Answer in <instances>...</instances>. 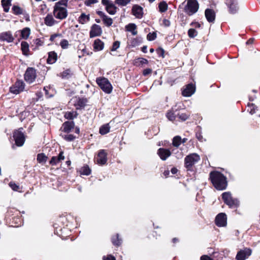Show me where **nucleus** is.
<instances>
[{
    "label": "nucleus",
    "mask_w": 260,
    "mask_h": 260,
    "mask_svg": "<svg viewBox=\"0 0 260 260\" xmlns=\"http://www.w3.org/2000/svg\"><path fill=\"white\" fill-rule=\"evenodd\" d=\"M156 38V34L155 32L149 33L147 35V38L149 41H153Z\"/></svg>",
    "instance_id": "nucleus-44"
},
{
    "label": "nucleus",
    "mask_w": 260,
    "mask_h": 260,
    "mask_svg": "<svg viewBox=\"0 0 260 260\" xmlns=\"http://www.w3.org/2000/svg\"><path fill=\"white\" fill-rule=\"evenodd\" d=\"M102 19L104 22V23L107 26H111L113 23L112 19L110 17H109L107 15H106Z\"/></svg>",
    "instance_id": "nucleus-34"
},
{
    "label": "nucleus",
    "mask_w": 260,
    "mask_h": 260,
    "mask_svg": "<svg viewBox=\"0 0 260 260\" xmlns=\"http://www.w3.org/2000/svg\"><path fill=\"white\" fill-rule=\"evenodd\" d=\"M180 119L183 121H185L188 118V115L186 113H181L178 115Z\"/></svg>",
    "instance_id": "nucleus-49"
},
{
    "label": "nucleus",
    "mask_w": 260,
    "mask_h": 260,
    "mask_svg": "<svg viewBox=\"0 0 260 260\" xmlns=\"http://www.w3.org/2000/svg\"><path fill=\"white\" fill-rule=\"evenodd\" d=\"M2 4L4 7V11L5 12H8V11L9 10V6H6V5H5V0H2Z\"/></svg>",
    "instance_id": "nucleus-53"
},
{
    "label": "nucleus",
    "mask_w": 260,
    "mask_h": 260,
    "mask_svg": "<svg viewBox=\"0 0 260 260\" xmlns=\"http://www.w3.org/2000/svg\"><path fill=\"white\" fill-rule=\"evenodd\" d=\"M138 60L141 64H147L148 63V60L143 58H139Z\"/></svg>",
    "instance_id": "nucleus-52"
},
{
    "label": "nucleus",
    "mask_w": 260,
    "mask_h": 260,
    "mask_svg": "<svg viewBox=\"0 0 260 260\" xmlns=\"http://www.w3.org/2000/svg\"><path fill=\"white\" fill-rule=\"evenodd\" d=\"M107 153L105 150H100L96 158L97 164L100 165H105L107 161Z\"/></svg>",
    "instance_id": "nucleus-11"
},
{
    "label": "nucleus",
    "mask_w": 260,
    "mask_h": 260,
    "mask_svg": "<svg viewBox=\"0 0 260 260\" xmlns=\"http://www.w3.org/2000/svg\"><path fill=\"white\" fill-rule=\"evenodd\" d=\"M120 44V42L119 41H115L114 42L111 51H113L116 50L119 47Z\"/></svg>",
    "instance_id": "nucleus-47"
},
{
    "label": "nucleus",
    "mask_w": 260,
    "mask_h": 260,
    "mask_svg": "<svg viewBox=\"0 0 260 260\" xmlns=\"http://www.w3.org/2000/svg\"><path fill=\"white\" fill-rule=\"evenodd\" d=\"M253 41V39H250L247 42V44H251Z\"/></svg>",
    "instance_id": "nucleus-62"
},
{
    "label": "nucleus",
    "mask_w": 260,
    "mask_h": 260,
    "mask_svg": "<svg viewBox=\"0 0 260 260\" xmlns=\"http://www.w3.org/2000/svg\"><path fill=\"white\" fill-rule=\"evenodd\" d=\"M110 126L109 124H106L102 125L100 128V133L101 135H105L110 131Z\"/></svg>",
    "instance_id": "nucleus-30"
},
{
    "label": "nucleus",
    "mask_w": 260,
    "mask_h": 260,
    "mask_svg": "<svg viewBox=\"0 0 260 260\" xmlns=\"http://www.w3.org/2000/svg\"><path fill=\"white\" fill-rule=\"evenodd\" d=\"M60 45L63 49H67L69 46V43L68 40L62 39L60 42Z\"/></svg>",
    "instance_id": "nucleus-38"
},
{
    "label": "nucleus",
    "mask_w": 260,
    "mask_h": 260,
    "mask_svg": "<svg viewBox=\"0 0 260 260\" xmlns=\"http://www.w3.org/2000/svg\"><path fill=\"white\" fill-rule=\"evenodd\" d=\"M159 11L161 12H164L168 9V5L165 2H162L159 4Z\"/></svg>",
    "instance_id": "nucleus-36"
},
{
    "label": "nucleus",
    "mask_w": 260,
    "mask_h": 260,
    "mask_svg": "<svg viewBox=\"0 0 260 260\" xmlns=\"http://www.w3.org/2000/svg\"><path fill=\"white\" fill-rule=\"evenodd\" d=\"M90 173L91 170L87 166L83 167L80 170V173L82 175H88Z\"/></svg>",
    "instance_id": "nucleus-33"
},
{
    "label": "nucleus",
    "mask_w": 260,
    "mask_h": 260,
    "mask_svg": "<svg viewBox=\"0 0 260 260\" xmlns=\"http://www.w3.org/2000/svg\"><path fill=\"white\" fill-rule=\"evenodd\" d=\"M215 223L218 226H224L226 225V216L225 214H218L215 218Z\"/></svg>",
    "instance_id": "nucleus-12"
},
{
    "label": "nucleus",
    "mask_w": 260,
    "mask_h": 260,
    "mask_svg": "<svg viewBox=\"0 0 260 260\" xmlns=\"http://www.w3.org/2000/svg\"><path fill=\"white\" fill-rule=\"evenodd\" d=\"M197 138L198 139H199L200 140L202 141V137L199 135V136L197 135Z\"/></svg>",
    "instance_id": "nucleus-64"
},
{
    "label": "nucleus",
    "mask_w": 260,
    "mask_h": 260,
    "mask_svg": "<svg viewBox=\"0 0 260 260\" xmlns=\"http://www.w3.org/2000/svg\"><path fill=\"white\" fill-rule=\"evenodd\" d=\"M102 4L106 6L107 11L111 15H114L116 12V8L109 0H102Z\"/></svg>",
    "instance_id": "nucleus-10"
},
{
    "label": "nucleus",
    "mask_w": 260,
    "mask_h": 260,
    "mask_svg": "<svg viewBox=\"0 0 260 260\" xmlns=\"http://www.w3.org/2000/svg\"><path fill=\"white\" fill-rule=\"evenodd\" d=\"M228 5H229L230 13L234 14L237 11L238 8L234 0H229Z\"/></svg>",
    "instance_id": "nucleus-26"
},
{
    "label": "nucleus",
    "mask_w": 260,
    "mask_h": 260,
    "mask_svg": "<svg viewBox=\"0 0 260 260\" xmlns=\"http://www.w3.org/2000/svg\"><path fill=\"white\" fill-rule=\"evenodd\" d=\"M57 37L60 38L62 37V35L61 34H55L52 35L50 37V40L51 41H53L56 44H57V41L55 40V39Z\"/></svg>",
    "instance_id": "nucleus-42"
},
{
    "label": "nucleus",
    "mask_w": 260,
    "mask_h": 260,
    "mask_svg": "<svg viewBox=\"0 0 260 260\" xmlns=\"http://www.w3.org/2000/svg\"><path fill=\"white\" fill-rule=\"evenodd\" d=\"M96 2H97L96 0H89L88 1L85 2V4L87 6H89V5H90L91 4L95 3Z\"/></svg>",
    "instance_id": "nucleus-56"
},
{
    "label": "nucleus",
    "mask_w": 260,
    "mask_h": 260,
    "mask_svg": "<svg viewBox=\"0 0 260 260\" xmlns=\"http://www.w3.org/2000/svg\"><path fill=\"white\" fill-rule=\"evenodd\" d=\"M96 83L105 92L107 93L111 92L112 86L107 78H98L96 79Z\"/></svg>",
    "instance_id": "nucleus-5"
},
{
    "label": "nucleus",
    "mask_w": 260,
    "mask_h": 260,
    "mask_svg": "<svg viewBox=\"0 0 260 260\" xmlns=\"http://www.w3.org/2000/svg\"><path fill=\"white\" fill-rule=\"evenodd\" d=\"M45 24L48 26H52L57 23V21L54 19L51 14H48L44 19Z\"/></svg>",
    "instance_id": "nucleus-20"
},
{
    "label": "nucleus",
    "mask_w": 260,
    "mask_h": 260,
    "mask_svg": "<svg viewBox=\"0 0 260 260\" xmlns=\"http://www.w3.org/2000/svg\"><path fill=\"white\" fill-rule=\"evenodd\" d=\"M97 13L102 19L106 16L105 13L102 11H98Z\"/></svg>",
    "instance_id": "nucleus-58"
},
{
    "label": "nucleus",
    "mask_w": 260,
    "mask_h": 260,
    "mask_svg": "<svg viewBox=\"0 0 260 260\" xmlns=\"http://www.w3.org/2000/svg\"><path fill=\"white\" fill-rule=\"evenodd\" d=\"M60 162V161L59 160L58 158L56 156H53L50 161V164L51 165H57L58 163H59Z\"/></svg>",
    "instance_id": "nucleus-41"
},
{
    "label": "nucleus",
    "mask_w": 260,
    "mask_h": 260,
    "mask_svg": "<svg viewBox=\"0 0 260 260\" xmlns=\"http://www.w3.org/2000/svg\"><path fill=\"white\" fill-rule=\"evenodd\" d=\"M195 86L192 84H188L182 91V94L184 96H190L195 91Z\"/></svg>",
    "instance_id": "nucleus-18"
},
{
    "label": "nucleus",
    "mask_w": 260,
    "mask_h": 260,
    "mask_svg": "<svg viewBox=\"0 0 260 260\" xmlns=\"http://www.w3.org/2000/svg\"><path fill=\"white\" fill-rule=\"evenodd\" d=\"M199 7V5L197 0H186L184 10L187 14L191 15L198 11Z\"/></svg>",
    "instance_id": "nucleus-3"
},
{
    "label": "nucleus",
    "mask_w": 260,
    "mask_h": 260,
    "mask_svg": "<svg viewBox=\"0 0 260 260\" xmlns=\"http://www.w3.org/2000/svg\"><path fill=\"white\" fill-rule=\"evenodd\" d=\"M152 72V70L150 69H145L144 71H143V75L144 76H146L147 75H149L150 74H151Z\"/></svg>",
    "instance_id": "nucleus-54"
},
{
    "label": "nucleus",
    "mask_w": 260,
    "mask_h": 260,
    "mask_svg": "<svg viewBox=\"0 0 260 260\" xmlns=\"http://www.w3.org/2000/svg\"><path fill=\"white\" fill-rule=\"evenodd\" d=\"M102 33V28L100 26L97 24H93L90 31V37L93 38L96 36H100Z\"/></svg>",
    "instance_id": "nucleus-16"
},
{
    "label": "nucleus",
    "mask_w": 260,
    "mask_h": 260,
    "mask_svg": "<svg viewBox=\"0 0 260 260\" xmlns=\"http://www.w3.org/2000/svg\"><path fill=\"white\" fill-rule=\"evenodd\" d=\"M136 25L134 23H130L126 26V30L131 32L133 35L137 34V31L136 30Z\"/></svg>",
    "instance_id": "nucleus-28"
},
{
    "label": "nucleus",
    "mask_w": 260,
    "mask_h": 260,
    "mask_svg": "<svg viewBox=\"0 0 260 260\" xmlns=\"http://www.w3.org/2000/svg\"><path fill=\"white\" fill-rule=\"evenodd\" d=\"M64 139L68 141H72L75 139V137L72 134H68L64 135Z\"/></svg>",
    "instance_id": "nucleus-46"
},
{
    "label": "nucleus",
    "mask_w": 260,
    "mask_h": 260,
    "mask_svg": "<svg viewBox=\"0 0 260 260\" xmlns=\"http://www.w3.org/2000/svg\"><path fill=\"white\" fill-rule=\"evenodd\" d=\"M104 43L100 39H96L93 44V48L96 51L102 50L104 48Z\"/></svg>",
    "instance_id": "nucleus-24"
},
{
    "label": "nucleus",
    "mask_w": 260,
    "mask_h": 260,
    "mask_svg": "<svg viewBox=\"0 0 260 260\" xmlns=\"http://www.w3.org/2000/svg\"><path fill=\"white\" fill-rule=\"evenodd\" d=\"M188 35L190 38H194L197 35V31L193 28H190L188 30Z\"/></svg>",
    "instance_id": "nucleus-40"
},
{
    "label": "nucleus",
    "mask_w": 260,
    "mask_h": 260,
    "mask_svg": "<svg viewBox=\"0 0 260 260\" xmlns=\"http://www.w3.org/2000/svg\"><path fill=\"white\" fill-rule=\"evenodd\" d=\"M21 45V50L22 51L23 54L27 55L29 51V45L28 43L26 42L23 41L22 42Z\"/></svg>",
    "instance_id": "nucleus-31"
},
{
    "label": "nucleus",
    "mask_w": 260,
    "mask_h": 260,
    "mask_svg": "<svg viewBox=\"0 0 260 260\" xmlns=\"http://www.w3.org/2000/svg\"><path fill=\"white\" fill-rule=\"evenodd\" d=\"M37 77L36 71L32 68H28L24 74V79L28 83L34 82Z\"/></svg>",
    "instance_id": "nucleus-7"
},
{
    "label": "nucleus",
    "mask_w": 260,
    "mask_h": 260,
    "mask_svg": "<svg viewBox=\"0 0 260 260\" xmlns=\"http://www.w3.org/2000/svg\"><path fill=\"white\" fill-rule=\"evenodd\" d=\"M89 15H86L85 13H82L78 18V21L81 24H85L89 21Z\"/></svg>",
    "instance_id": "nucleus-25"
},
{
    "label": "nucleus",
    "mask_w": 260,
    "mask_h": 260,
    "mask_svg": "<svg viewBox=\"0 0 260 260\" xmlns=\"http://www.w3.org/2000/svg\"><path fill=\"white\" fill-rule=\"evenodd\" d=\"M12 9L15 14H20L22 12L21 8L18 6H14Z\"/></svg>",
    "instance_id": "nucleus-45"
},
{
    "label": "nucleus",
    "mask_w": 260,
    "mask_h": 260,
    "mask_svg": "<svg viewBox=\"0 0 260 260\" xmlns=\"http://www.w3.org/2000/svg\"><path fill=\"white\" fill-rule=\"evenodd\" d=\"M131 0H115V3L120 6H125L131 2Z\"/></svg>",
    "instance_id": "nucleus-37"
},
{
    "label": "nucleus",
    "mask_w": 260,
    "mask_h": 260,
    "mask_svg": "<svg viewBox=\"0 0 260 260\" xmlns=\"http://www.w3.org/2000/svg\"><path fill=\"white\" fill-rule=\"evenodd\" d=\"M167 116L171 121H173L175 119L174 114L172 112H169L167 114Z\"/></svg>",
    "instance_id": "nucleus-48"
},
{
    "label": "nucleus",
    "mask_w": 260,
    "mask_h": 260,
    "mask_svg": "<svg viewBox=\"0 0 260 260\" xmlns=\"http://www.w3.org/2000/svg\"><path fill=\"white\" fill-rule=\"evenodd\" d=\"M156 52L159 56L164 57V50L163 49L159 48L156 50Z\"/></svg>",
    "instance_id": "nucleus-51"
},
{
    "label": "nucleus",
    "mask_w": 260,
    "mask_h": 260,
    "mask_svg": "<svg viewBox=\"0 0 260 260\" xmlns=\"http://www.w3.org/2000/svg\"><path fill=\"white\" fill-rule=\"evenodd\" d=\"M24 89V83L21 81H17L15 84L10 88L11 92L17 94L22 91Z\"/></svg>",
    "instance_id": "nucleus-9"
},
{
    "label": "nucleus",
    "mask_w": 260,
    "mask_h": 260,
    "mask_svg": "<svg viewBox=\"0 0 260 260\" xmlns=\"http://www.w3.org/2000/svg\"><path fill=\"white\" fill-rule=\"evenodd\" d=\"M132 13L137 18H141L143 17V8L137 5H135L132 8Z\"/></svg>",
    "instance_id": "nucleus-17"
},
{
    "label": "nucleus",
    "mask_w": 260,
    "mask_h": 260,
    "mask_svg": "<svg viewBox=\"0 0 260 260\" xmlns=\"http://www.w3.org/2000/svg\"><path fill=\"white\" fill-rule=\"evenodd\" d=\"M177 169L175 168H173L171 169V172L173 174H175L177 172Z\"/></svg>",
    "instance_id": "nucleus-59"
},
{
    "label": "nucleus",
    "mask_w": 260,
    "mask_h": 260,
    "mask_svg": "<svg viewBox=\"0 0 260 260\" xmlns=\"http://www.w3.org/2000/svg\"><path fill=\"white\" fill-rule=\"evenodd\" d=\"M9 185L10 187L14 191H17L19 189V186L13 182H10Z\"/></svg>",
    "instance_id": "nucleus-43"
},
{
    "label": "nucleus",
    "mask_w": 260,
    "mask_h": 260,
    "mask_svg": "<svg viewBox=\"0 0 260 260\" xmlns=\"http://www.w3.org/2000/svg\"><path fill=\"white\" fill-rule=\"evenodd\" d=\"M11 1L10 0H5V5L6 6H9L10 5Z\"/></svg>",
    "instance_id": "nucleus-60"
},
{
    "label": "nucleus",
    "mask_w": 260,
    "mask_h": 260,
    "mask_svg": "<svg viewBox=\"0 0 260 260\" xmlns=\"http://www.w3.org/2000/svg\"><path fill=\"white\" fill-rule=\"evenodd\" d=\"M57 58V54L54 51H51L48 53L47 62L50 64L54 63Z\"/></svg>",
    "instance_id": "nucleus-22"
},
{
    "label": "nucleus",
    "mask_w": 260,
    "mask_h": 260,
    "mask_svg": "<svg viewBox=\"0 0 260 260\" xmlns=\"http://www.w3.org/2000/svg\"><path fill=\"white\" fill-rule=\"evenodd\" d=\"M251 254V250L250 249L246 248L239 251L236 255L237 260H245Z\"/></svg>",
    "instance_id": "nucleus-15"
},
{
    "label": "nucleus",
    "mask_w": 260,
    "mask_h": 260,
    "mask_svg": "<svg viewBox=\"0 0 260 260\" xmlns=\"http://www.w3.org/2000/svg\"><path fill=\"white\" fill-rule=\"evenodd\" d=\"M71 74V72L70 70L68 69L63 71L62 73H61L60 76L62 78H68Z\"/></svg>",
    "instance_id": "nucleus-39"
},
{
    "label": "nucleus",
    "mask_w": 260,
    "mask_h": 260,
    "mask_svg": "<svg viewBox=\"0 0 260 260\" xmlns=\"http://www.w3.org/2000/svg\"><path fill=\"white\" fill-rule=\"evenodd\" d=\"M210 178L213 186L218 190H222L226 188V178L218 171H213L210 174Z\"/></svg>",
    "instance_id": "nucleus-1"
},
{
    "label": "nucleus",
    "mask_w": 260,
    "mask_h": 260,
    "mask_svg": "<svg viewBox=\"0 0 260 260\" xmlns=\"http://www.w3.org/2000/svg\"><path fill=\"white\" fill-rule=\"evenodd\" d=\"M71 103L74 105L76 109H79L85 105L87 101L85 99H81L80 98H75L71 100Z\"/></svg>",
    "instance_id": "nucleus-14"
},
{
    "label": "nucleus",
    "mask_w": 260,
    "mask_h": 260,
    "mask_svg": "<svg viewBox=\"0 0 260 260\" xmlns=\"http://www.w3.org/2000/svg\"><path fill=\"white\" fill-rule=\"evenodd\" d=\"M157 154L162 160H165L171 155V152L169 149L159 148L157 151Z\"/></svg>",
    "instance_id": "nucleus-19"
},
{
    "label": "nucleus",
    "mask_w": 260,
    "mask_h": 260,
    "mask_svg": "<svg viewBox=\"0 0 260 260\" xmlns=\"http://www.w3.org/2000/svg\"><path fill=\"white\" fill-rule=\"evenodd\" d=\"M63 152L61 151L59 153L58 156H57L59 160L60 161L64 159V156L63 155Z\"/></svg>",
    "instance_id": "nucleus-55"
},
{
    "label": "nucleus",
    "mask_w": 260,
    "mask_h": 260,
    "mask_svg": "<svg viewBox=\"0 0 260 260\" xmlns=\"http://www.w3.org/2000/svg\"><path fill=\"white\" fill-rule=\"evenodd\" d=\"M47 156L44 153H39L37 155V161L40 164H45L47 160Z\"/></svg>",
    "instance_id": "nucleus-29"
},
{
    "label": "nucleus",
    "mask_w": 260,
    "mask_h": 260,
    "mask_svg": "<svg viewBox=\"0 0 260 260\" xmlns=\"http://www.w3.org/2000/svg\"><path fill=\"white\" fill-rule=\"evenodd\" d=\"M13 137L15 143L18 146H21L23 145L25 138L23 133L20 129L15 131Z\"/></svg>",
    "instance_id": "nucleus-8"
},
{
    "label": "nucleus",
    "mask_w": 260,
    "mask_h": 260,
    "mask_svg": "<svg viewBox=\"0 0 260 260\" xmlns=\"http://www.w3.org/2000/svg\"><path fill=\"white\" fill-rule=\"evenodd\" d=\"M222 198L224 202L231 208L236 207L239 205L238 201L236 199L233 198L230 192H223Z\"/></svg>",
    "instance_id": "nucleus-6"
},
{
    "label": "nucleus",
    "mask_w": 260,
    "mask_h": 260,
    "mask_svg": "<svg viewBox=\"0 0 260 260\" xmlns=\"http://www.w3.org/2000/svg\"><path fill=\"white\" fill-rule=\"evenodd\" d=\"M164 174L166 177H167V176L169 175V171H165L164 173Z\"/></svg>",
    "instance_id": "nucleus-61"
},
{
    "label": "nucleus",
    "mask_w": 260,
    "mask_h": 260,
    "mask_svg": "<svg viewBox=\"0 0 260 260\" xmlns=\"http://www.w3.org/2000/svg\"><path fill=\"white\" fill-rule=\"evenodd\" d=\"M200 159V156L195 153L187 155L184 159V165L186 168L190 170L191 167Z\"/></svg>",
    "instance_id": "nucleus-4"
},
{
    "label": "nucleus",
    "mask_w": 260,
    "mask_h": 260,
    "mask_svg": "<svg viewBox=\"0 0 260 260\" xmlns=\"http://www.w3.org/2000/svg\"><path fill=\"white\" fill-rule=\"evenodd\" d=\"M181 144V138L179 136H176L173 140V145L174 146L178 147Z\"/></svg>",
    "instance_id": "nucleus-35"
},
{
    "label": "nucleus",
    "mask_w": 260,
    "mask_h": 260,
    "mask_svg": "<svg viewBox=\"0 0 260 260\" xmlns=\"http://www.w3.org/2000/svg\"><path fill=\"white\" fill-rule=\"evenodd\" d=\"M14 38L11 31H5L0 34V41L6 42L7 43H12L13 42Z\"/></svg>",
    "instance_id": "nucleus-13"
},
{
    "label": "nucleus",
    "mask_w": 260,
    "mask_h": 260,
    "mask_svg": "<svg viewBox=\"0 0 260 260\" xmlns=\"http://www.w3.org/2000/svg\"><path fill=\"white\" fill-rule=\"evenodd\" d=\"M116 238L117 240V241L115 240L114 238H112V242L114 245L118 246L120 243V240L119 239L118 235H116Z\"/></svg>",
    "instance_id": "nucleus-50"
},
{
    "label": "nucleus",
    "mask_w": 260,
    "mask_h": 260,
    "mask_svg": "<svg viewBox=\"0 0 260 260\" xmlns=\"http://www.w3.org/2000/svg\"><path fill=\"white\" fill-rule=\"evenodd\" d=\"M205 16L207 20L210 22H213L215 20V14L213 10L211 9H207L205 11Z\"/></svg>",
    "instance_id": "nucleus-21"
},
{
    "label": "nucleus",
    "mask_w": 260,
    "mask_h": 260,
    "mask_svg": "<svg viewBox=\"0 0 260 260\" xmlns=\"http://www.w3.org/2000/svg\"><path fill=\"white\" fill-rule=\"evenodd\" d=\"M77 115V114L76 112H74V111L67 112H66L64 114V117L66 119H72L76 117Z\"/></svg>",
    "instance_id": "nucleus-32"
},
{
    "label": "nucleus",
    "mask_w": 260,
    "mask_h": 260,
    "mask_svg": "<svg viewBox=\"0 0 260 260\" xmlns=\"http://www.w3.org/2000/svg\"><path fill=\"white\" fill-rule=\"evenodd\" d=\"M30 34V29L28 27H25L21 30V37L23 39H27Z\"/></svg>",
    "instance_id": "nucleus-27"
},
{
    "label": "nucleus",
    "mask_w": 260,
    "mask_h": 260,
    "mask_svg": "<svg viewBox=\"0 0 260 260\" xmlns=\"http://www.w3.org/2000/svg\"><path fill=\"white\" fill-rule=\"evenodd\" d=\"M103 260H115V259L114 257H113L111 255H109L106 258L104 257Z\"/></svg>",
    "instance_id": "nucleus-57"
},
{
    "label": "nucleus",
    "mask_w": 260,
    "mask_h": 260,
    "mask_svg": "<svg viewBox=\"0 0 260 260\" xmlns=\"http://www.w3.org/2000/svg\"><path fill=\"white\" fill-rule=\"evenodd\" d=\"M68 0H62L55 3L53 8V15L56 19L63 20L68 16L67 10Z\"/></svg>",
    "instance_id": "nucleus-2"
},
{
    "label": "nucleus",
    "mask_w": 260,
    "mask_h": 260,
    "mask_svg": "<svg viewBox=\"0 0 260 260\" xmlns=\"http://www.w3.org/2000/svg\"><path fill=\"white\" fill-rule=\"evenodd\" d=\"M74 123L73 121H67L63 124L62 128L63 131L64 132H69L73 128Z\"/></svg>",
    "instance_id": "nucleus-23"
},
{
    "label": "nucleus",
    "mask_w": 260,
    "mask_h": 260,
    "mask_svg": "<svg viewBox=\"0 0 260 260\" xmlns=\"http://www.w3.org/2000/svg\"><path fill=\"white\" fill-rule=\"evenodd\" d=\"M146 50H147V47L146 46H143V48H142V51L143 52H146Z\"/></svg>",
    "instance_id": "nucleus-63"
}]
</instances>
